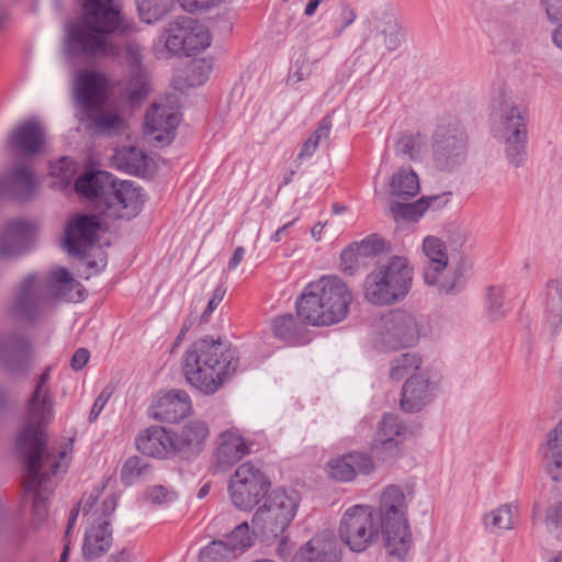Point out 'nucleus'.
<instances>
[{
	"label": "nucleus",
	"instance_id": "nucleus-1",
	"mask_svg": "<svg viewBox=\"0 0 562 562\" xmlns=\"http://www.w3.org/2000/svg\"><path fill=\"white\" fill-rule=\"evenodd\" d=\"M127 30L113 0H83L82 18L67 27L64 54L67 58L115 57L121 49L109 41L108 34Z\"/></svg>",
	"mask_w": 562,
	"mask_h": 562
},
{
	"label": "nucleus",
	"instance_id": "nucleus-2",
	"mask_svg": "<svg viewBox=\"0 0 562 562\" xmlns=\"http://www.w3.org/2000/svg\"><path fill=\"white\" fill-rule=\"evenodd\" d=\"M238 364L237 352L229 345L203 338L187 350L183 372L192 386L212 395L237 371Z\"/></svg>",
	"mask_w": 562,
	"mask_h": 562
},
{
	"label": "nucleus",
	"instance_id": "nucleus-3",
	"mask_svg": "<svg viewBox=\"0 0 562 562\" xmlns=\"http://www.w3.org/2000/svg\"><path fill=\"white\" fill-rule=\"evenodd\" d=\"M15 447L26 467L25 492L33 494L31 526L36 530L48 514L47 499L53 491L50 477L65 472L68 467L67 451H55L42 441L15 442Z\"/></svg>",
	"mask_w": 562,
	"mask_h": 562
},
{
	"label": "nucleus",
	"instance_id": "nucleus-4",
	"mask_svg": "<svg viewBox=\"0 0 562 562\" xmlns=\"http://www.w3.org/2000/svg\"><path fill=\"white\" fill-rule=\"evenodd\" d=\"M352 295L342 280L324 276L310 282L296 300L297 316L313 326H328L345 319Z\"/></svg>",
	"mask_w": 562,
	"mask_h": 562
},
{
	"label": "nucleus",
	"instance_id": "nucleus-5",
	"mask_svg": "<svg viewBox=\"0 0 562 562\" xmlns=\"http://www.w3.org/2000/svg\"><path fill=\"white\" fill-rule=\"evenodd\" d=\"M301 503L300 493L293 488H274L252 515V535L261 541H279V552L284 555L288 544L285 530L296 516Z\"/></svg>",
	"mask_w": 562,
	"mask_h": 562
},
{
	"label": "nucleus",
	"instance_id": "nucleus-6",
	"mask_svg": "<svg viewBox=\"0 0 562 562\" xmlns=\"http://www.w3.org/2000/svg\"><path fill=\"white\" fill-rule=\"evenodd\" d=\"M405 494L396 485L386 486L376 508L378 521L383 527L387 554L403 560L411 549L412 537L406 518Z\"/></svg>",
	"mask_w": 562,
	"mask_h": 562
},
{
	"label": "nucleus",
	"instance_id": "nucleus-7",
	"mask_svg": "<svg viewBox=\"0 0 562 562\" xmlns=\"http://www.w3.org/2000/svg\"><path fill=\"white\" fill-rule=\"evenodd\" d=\"M424 281L428 285H437L440 292L456 294L467 282V273L471 268L468 259L459 258L449 265L445 243L436 236H427L423 240Z\"/></svg>",
	"mask_w": 562,
	"mask_h": 562
},
{
	"label": "nucleus",
	"instance_id": "nucleus-8",
	"mask_svg": "<svg viewBox=\"0 0 562 562\" xmlns=\"http://www.w3.org/2000/svg\"><path fill=\"white\" fill-rule=\"evenodd\" d=\"M412 282L413 267L406 258L394 256L367 276L364 296L373 304L390 305L408 294Z\"/></svg>",
	"mask_w": 562,
	"mask_h": 562
},
{
	"label": "nucleus",
	"instance_id": "nucleus-9",
	"mask_svg": "<svg viewBox=\"0 0 562 562\" xmlns=\"http://www.w3.org/2000/svg\"><path fill=\"white\" fill-rule=\"evenodd\" d=\"M338 532L340 540L350 551L364 552L383 535V527L378 521L376 508L371 505L349 507L340 519Z\"/></svg>",
	"mask_w": 562,
	"mask_h": 562
},
{
	"label": "nucleus",
	"instance_id": "nucleus-10",
	"mask_svg": "<svg viewBox=\"0 0 562 562\" xmlns=\"http://www.w3.org/2000/svg\"><path fill=\"white\" fill-rule=\"evenodd\" d=\"M432 158L436 167L450 171L467 159L468 135L456 117H442L432 134Z\"/></svg>",
	"mask_w": 562,
	"mask_h": 562
},
{
	"label": "nucleus",
	"instance_id": "nucleus-11",
	"mask_svg": "<svg viewBox=\"0 0 562 562\" xmlns=\"http://www.w3.org/2000/svg\"><path fill=\"white\" fill-rule=\"evenodd\" d=\"M50 369L47 368L38 378L35 389L27 402L25 425L20 430L15 442H47L44 429L53 417V396L47 387Z\"/></svg>",
	"mask_w": 562,
	"mask_h": 562
},
{
	"label": "nucleus",
	"instance_id": "nucleus-12",
	"mask_svg": "<svg viewBox=\"0 0 562 562\" xmlns=\"http://www.w3.org/2000/svg\"><path fill=\"white\" fill-rule=\"evenodd\" d=\"M165 46L171 54L189 57L204 50L211 44L209 29L191 16H177L164 33Z\"/></svg>",
	"mask_w": 562,
	"mask_h": 562
},
{
	"label": "nucleus",
	"instance_id": "nucleus-13",
	"mask_svg": "<svg viewBox=\"0 0 562 562\" xmlns=\"http://www.w3.org/2000/svg\"><path fill=\"white\" fill-rule=\"evenodd\" d=\"M270 481L250 462L240 464L228 482L233 504L240 510H250L267 495Z\"/></svg>",
	"mask_w": 562,
	"mask_h": 562
},
{
	"label": "nucleus",
	"instance_id": "nucleus-14",
	"mask_svg": "<svg viewBox=\"0 0 562 562\" xmlns=\"http://www.w3.org/2000/svg\"><path fill=\"white\" fill-rule=\"evenodd\" d=\"M419 335L416 318L405 311L397 310L382 316L374 331V344L381 349L396 350L415 345Z\"/></svg>",
	"mask_w": 562,
	"mask_h": 562
},
{
	"label": "nucleus",
	"instance_id": "nucleus-15",
	"mask_svg": "<svg viewBox=\"0 0 562 562\" xmlns=\"http://www.w3.org/2000/svg\"><path fill=\"white\" fill-rule=\"evenodd\" d=\"M501 119V136L505 143L506 158L514 167H520L527 157L528 113L525 108L506 104L502 110Z\"/></svg>",
	"mask_w": 562,
	"mask_h": 562
},
{
	"label": "nucleus",
	"instance_id": "nucleus-16",
	"mask_svg": "<svg viewBox=\"0 0 562 562\" xmlns=\"http://www.w3.org/2000/svg\"><path fill=\"white\" fill-rule=\"evenodd\" d=\"M252 441L244 438L239 429L231 428L220 432L212 454L214 472H227L241 459L251 453Z\"/></svg>",
	"mask_w": 562,
	"mask_h": 562
},
{
	"label": "nucleus",
	"instance_id": "nucleus-17",
	"mask_svg": "<svg viewBox=\"0 0 562 562\" xmlns=\"http://www.w3.org/2000/svg\"><path fill=\"white\" fill-rule=\"evenodd\" d=\"M99 222L92 215H78L65 227V249L69 255L83 258L98 241Z\"/></svg>",
	"mask_w": 562,
	"mask_h": 562
},
{
	"label": "nucleus",
	"instance_id": "nucleus-18",
	"mask_svg": "<svg viewBox=\"0 0 562 562\" xmlns=\"http://www.w3.org/2000/svg\"><path fill=\"white\" fill-rule=\"evenodd\" d=\"M108 196L104 204L109 211H112V215L127 220L138 214L145 201L142 189L133 181L117 182L114 177L113 188L110 189Z\"/></svg>",
	"mask_w": 562,
	"mask_h": 562
},
{
	"label": "nucleus",
	"instance_id": "nucleus-19",
	"mask_svg": "<svg viewBox=\"0 0 562 562\" xmlns=\"http://www.w3.org/2000/svg\"><path fill=\"white\" fill-rule=\"evenodd\" d=\"M0 361L5 370L14 375H25L32 367V352L29 340L12 333L0 339Z\"/></svg>",
	"mask_w": 562,
	"mask_h": 562
},
{
	"label": "nucleus",
	"instance_id": "nucleus-20",
	"mask_svg": "<svg viewBox=\"0 0 562 562\" xmlns=\"http://www.w3.org/2000/svg\"><path fill=\"white\" fill-rule=\"evenodd\" d=\"M43 300V285L35 274H30L23 279L16 291L13 313L20 319L33 321L40 315Z\"/></svg>",
	"mask_w": 562,
	"mask_h": 562
},
{
	"label": "nucleus",
	"instance_id": "nucleus-21",
	"mask_svg": "<svg viewBox=\"0 0 562 562\" xmlns=\"http://www.w3.org/2000/svg\"><path fill=\"white\" fill-rule=\"evenodd\" d=\"M45 143V131L37 120H29L19 124L8 136L7 144L15 154L23 156L37 155Z\"/></svg>",
	"mask_w": 562,
	"mask_h": 562
},
{
	"label": "nucleus",
	"instance_id": "nucleus-22",
	"mask_svg": "<svg viewBox=\"0 0 562 562\" xmlns=\"http://www.w3.org/2000/svg\"><path fill=\"white\" fill-rule=\"evenodd\" d=\"M192 409L189 394L183 390H170L158 397L150 407V416L159 422L177 423Z\"/></svg>",
	"mask_w": 562,
	"mask_h": 562
},
{
	"label": "nucleus",
	"instance_id": "nucleus-23",
	"mask_svg": "<svg viewBox=\"0 0 562 562\" xmlns=\"http://www.w3.org/2000/svg\"><path fill=\"white\" fill-rule=\"evenodd\" d=\"M405 431L406 426L398 416L393 414L384 415L372 442V452L382 459L395 456L400 443L397 438L405 434Z\"/></svg>",
	"mask_w": 562,
	"mask_h": 562
},
{
	"label": "nucleus",
	"instance_id": "nucleus-24",
	"mask_svg": "<svg viewBox=\"0 0 562 562\" xmlns=\"http://www.w3.org/2000/svg\"><path fill=\"white\" fill-rule=\"evenodd\" d=\"M292 562H341V550L334 538L317 535L294 553Z\"/></svg>",
	"mask_w": 562,
	"mask_h": 562
},
{
	"label": "nucleus",
	"instance_id": "nucleus-25",
	"mask_svg": "<svg viewBox=\"0 0 562 562\" xmlns=\"http://www.w3.org/2000/svg\"><path fill=\"white\" fill-rule=\"evenodd\" d=\"M210 435L205 422L193 419L183 425L179 432L173 434L175 452L186 458L198 456L204 448Z\"/></svg>",
	"mask_w": 562,
	"mask_h": 562
},
{
	"label": "nucleus",
	"instance_id": "nucleus-26",
	"mask_svg": "<svg viewBox=\"0 0 562 562\" xmlns=\"http://www.w3.org/2000/svg\"><path fill=\"white\" fill-rule=\"evenodd\" d=\"M178 124L179 116L176 112L164 105L153 104L146 112L144 130L146 134L155 135L157 142L168 143L172 139Z\"/></svg>",
	"mask_w": 562,
	"mask_h": 562
},
{
	"label": "nucleus",
	"instance_id": "nucleus-27",
	"mask_svg": "<svg viewBox=\"0 0 562 562\" xmlns=\"http://www.w3.org/2000/svg\"><path fill=\"white\" fill-rule=\"evenodd\" d=\"M102 76L98 72L81 70L75 83V100L85 112L102 105Z\"/></svg>",
	"mask_w": 562,
	"mask_h": 562
},
{
	"label": "nucleus",
	"instance_id": "nucleus-28",
	"mask_svg": "<svg viewBox=\"0 0 562 562\" xmlns=\"http://www.w3.org/2000/svg\"><path fill=\"white\" fill-rule=\"evenodd\" d=\"M329 475L341 482L352 481L357 472L369 474L374 465L372 459L361 452H352L347 456L331 459L327 463Z\"/></svg>",
	"mask_w": 562,
	"mask_h": 562
},
{
	"label": "nucleus",
	"instance_id": "nucleus-29",
	"mask_svg": "<svg viewBox=\"0 0 562 562\" xmlns=\"http://www.w3.org/2000/svg\"><path fill=\"white\" fill-rule=\"evenodd\" d=\"M31 227L21 218L10 221L0 232V257L13 258L27 249Z\"/></svg>",
	"mask_w": 562,
	"mask_h": 562
},
{
	"label": "nucleus",
	"instance_id": "nucleus-30",
	"mask_svg": "<svg viewBox=\"0 0 562 562\" xmlns=\"http://www.w3.org/2000/svg\"><path fill=\"white\" fill-rule=\"evenodd\" d=\"M136 447L145 456L166 458L175 452L173 435L160 426H151L138 435Z\"/></svg>",
	"mask_w": 562,
	"mask_h": 562
},
{
	"label": "nucleus",
	"instance_id": "nucleus-31",
	"mask_svg": "<svg viewBox=\"0 0 562 562\" xmlns=\"http://www.w3.org/2000/svg\"><path fill=\"white\" fill-rule=\"evenodd\" d=\"M429 401V379L424 373L409 376L403 385L401 407L405 412H419Z\"/></svg>",
	"mask_w": 562,
	"mask_h": 562
},
{
	"label": "nucleus",
	"instance_id": "nucleus-32",
	"mask_svg": "<svg viewBox=\"0 0 562 562\" xmlns=\"http://www.w3.org/2000/svg\"><path fill=\"white\" fill-rule=\"evenodd\" d=\"M375 38L381 41L386 52L397 49L404 42V33L396 16L391 12H381L374 15Z\"/></svg>",
	"mask_w": 562,
	"mask_h": 562
},
{
	"label": "nucleus",
	"instance_id": "nucleus-33",
	"mask_svg": "<svg viewBox=\"0 0 562 562\" xmlns=\"http://www.w3.org/2000/svg\"><path fill=\"white\" fill-rule=\"evenodd\" d=\"M75 188L89 200L100 198L105 202L110 189L113 188V175L108 171L88 172L77 179Z\"/></svg>",
	"mask_w": 562,
	"mask_h": 562
},
{
	"label": "nucleus",
	"instance_id": "nucleus-34",
	"mask_svg": "<svg viewBox=\"0 0 562 562\" xmlns=\"http://www.w3.org/2000/svg\"><path fill=\"white\" fill-rule=\"evenodd\" d=\"M112 544V530L110 521L103 520L91 526L85 535L82 553L86 559H97L106 553Z\"/></svg>",
	"mask_w": 562,
	"mask_h": 562
},
{
	"label": "nucleus",
	"instance_id": "nucleus-35",
	"mask_svg": "<svg viewBox=\"0 0 562 562\" xmlns=\"http://www.w3.org/2000/svg\"><path fill=\"white\" fill-rule=\"evenodd\" d=\"M543 449L549 475L553 481H562V420L549 432Z\"/></svg>",
	"mask_w": 562,
	"mask_h": 562
},
{
	"label": "nucleus",
	"instance_id": "nucleus-36",
	"mask_svg": "<svg viewBox=\"0 0 562 562\" xmlns=\"http://www.w3.org/2000/svg\"><path fill=\"white\" fill-rule=\"evenodd\" d=\"M113 164L117 169L136 176H143L148 170V157L143 150L133 146L116 149Z\"/></svg>",
	"mask_w": 562,
	"mask_h": 562
},
{
	"label": "nucleus",
	"instance_id": "nucleus-37",
	"mask_svg": "<svg viewBox=\"0 0 562 562\" xmlns=\"http://www.w3.org/2000/svg\"><path fill=\"white\" fill-rule=\"evenodd\" d=\"M546 295L547 322L554 331L562 326V278L547 283Z\"/></svg>",
	"mask_w": 562,
	"mask_h": 562
},
{
	"label": "nucleus",
	"instance_id": "nucleus-38",
	"mask_svg": "<svg viewBox=\"0 0 562 562\" xmlns=\"http://www.w3.org/2000/svg\"><path fill=\"white\" fill-rule=\"evenodd\" d=\"M305 328L292 314H284L272 321V331L276 337L289 344H300Z\"/></svg>",
	"mask_w": 562,
	"mask_h": 562
},
{
	"label": "nucleus",
	"instance_id": "nucleus-39",
	"mask_svg": "<svg viewBox=\"0 0 562 562\" xmlns=\"http://www.w3.org/2000/svg\"><path fill=\"white\" fill-rule=\"evenodd\" d=\"M427 147V135L420 132L402 133L395 143V154L409 160L417 159Z\"/></svg>",
	"mask_w": 562,
	"mask_h": 562
},
{
	"label": "nucleus",
	"instance_id": "nucleus-40",
	"mask_svg": "<svg viewBox=\"0 0 562 562\" xmlns=\"http://www.w3.org/2000/svg\"><path fill=\"white\" fill-rule=\"evenodd\" d=\"M517 507L513 504H504L487 513L483 517L485 528L493 533L510 530L514 526V516Z\"/></svg>",
	"mask_w": 562,
	"mask_h": 562
},
{
	"label": "nucleus",
	"instance_id": "nucleus-41",
	"mask_svg": "<svg viewBox=\"0 0 562 562\" xmlns=\"http://www.w3.org/2000/svg\"><path fill=\"white\" fill-rule=\"evenodd\" d=\"M391 193L400 199H409L419 192V180L413 170H400L390 181Z\"/></svg>",
	"mask_w": 562,
	"mask_h": 562
},
{
	"label": "nucleus",
	"instance_id": "nucleus-42",
	"mask_svg": "<svg viewBox=\"0 0 562 562\" xmlns=\"http://www.w3.org/2000/svg\"><path fill=\"white\" fill-rule=\"evenodd\" d=\"M79 120L86 123L88 127L99 132H110L122 124V119L113 112H102L101 106L93 110H86L81 113Z\"/></svg>",
	"mask_w": 562,
	"mask_h": 562
},
{
	"label": "nucleus",
	"instance_id": "nucleus-43",
	"mask_svg": "<svg viewBox=\"0 0 562 562\" xmlns=\"http://www.w3.org/2000/svg\"><path fill=\"white\" fill-rule=\"evenodd\" d=\"M437 199V196L420 198L415 203L392 202L390 205V212L395 221L404 220L416 222L430 206V203Z\"/></svg>",
	"mask_w": 562,
	"mask_h": 562
},
{
	"label": "nucleus",
	"instance_id": "nucleus-44",
	"mask_svg": "<svg viewBox=\"0 0 562 562\" xmlns=\"http://www.w3.org/2000/svg\"><path fill=\"white\" fill-rule=\"evenodd\" d=\"M10 182L15 196L20 200H27L35 192L34 175L24 165H16L11 169Z\"/></svg>",
	"mask_w": 562,
	"mask_h": 562
},
{
	"label": "nucleus",
	"instance_id": "nucleus-45",
	"mask_svg": "<svg viewBox=\"0 0 562 562\" xmlns=\"http://www.w3.org/2000/svg\"><path fill=\"white\" fill-rule=\"evenodd\" d=\"M142 21L154 23L161 20L173 8V0H136Z\"/></svg>",
	"mask_w": 562,
	"mask_h": 562
},
{
	"label": "nucleus",
	"instance_id": "nucleus-46",
	"mask_svg": "<svg viewBox=\"0 0 562 562\" xmlns=\"http://www.w3.org/2000/svg\"><path fill=\"white\" fill-rule=\"evenodd\" d=\"M422 366V358L416 352H405L391 362L390 378L395 381L413 374Z\"/></svg>",
	"mask_w": 562,
	"mask_h": 562
},
{
	"label": "nucleus",
	"instance_id": "nucleus-47",
	"mask_svg": "<svg viewBox=\"0 0 562 562\" xmlns=\"http://www.w3.org/2000/svg\"><path fill=\"white\" fill-rule=\"evenodd\" d=\"M237 554L224 540H213L199 553V562H232Z\"/></svg>",
	"mask_w": 562,
	"mask_h": 562
},
{
	"label": "nucleus",
	"instance_id": "nucleus-48",
	"mask_svg": "<svg viewBox=\"0 0 562 562\" xmlns=\"http://www.w3.org/2000/svg\"><path fill=\"white\" fill-rule=\"evenodd\" d=\"M150 473V464L144 458L134 456L124 462L121 470V481L124 485H132Z\"/></svg>",
	"mask_w": 562,
	"mask_h": 562
},
{
	"label": "nucleus",
	"instance_id": "nucleus-49",
	"mask_svg": "<svg viewBox=\"0 0 562 562\" xmlns=\"http://www.w3.org/2000/svg\"><path fill=\"white\" fill-rule=\"evenodd\" d=\"M80 284L64 268L53 270L48 277V286L56 296L68 297L66 291H71Z\"/></svg>",
	"mask_w": 562,
	"mask_h": 562
},
{
	"label": "nucleus",
	"instance_id": "nucleus-50",
	"mask_svg": "<svg viewBox=\"0 0 562 562\" xmlns=\"http://www.w3.org/2000/svg\"><path fill=\"white\" fill-rule=\"evenodd\" d=\"M226 539V543L237 555L251 547L252 541L248 522L244 521L237 525L234 530L227 535Z\"/></svg>",
	"mask_w": 562,
	"mask_h": 562
},
{
	"label": "nucleus",
	"instance_id": "nucleus-51",
	"mask_svg": "<svg viewBox=\"0 0 562 562\" xmlns=\"http://www.w3.org/2000/svg\"><path fill=\"white\" fill-rule=\"evenodd\" d=\"M353 249L358 251L361 258L375 256L385 250V241L383 238L376 235H371L361 240L360 243H353Z\"/></svg>",
	"mask_w": 562,
	"mask_h": 562
},
{
	"label": "nucleus",
	"instance_id": "nucleus-52",
	"mask_svg": "<svg viewBox=\"0 0 562 562\" xmlns=\"http://www.w3.org/2000/svg\"><path fill=\"white\" fill-rule=\"evenodd\" d=\"M149 92V83L147 75L143 69H138L131 79L130 82V99L133 102L144 99Z\"/></svg>",
	"mask_w": 562,
	"mask_h": 562
},
{
	"label": "nucleus",
	"instance_id": "nucleus-53",
	"mask_svg": "<svg viewBox=\"0 0 562 562\" xmlns=\"http://www.w3.org/2000/svg\"><path fill=\"white\" fill-rule=\"evenodd\" d=\"M331 125V119L329 116L323 117L317 128L308 139L312 140L317 148L322 145H327L329 142Z\"/></svg>",
	"mask_w": 562,
	"mask_h": 562
},
{
	"label": "nucleus",
	"instance_id": "nucleus-54",
	"mask_svg": "<svg viewBox=\"0 0 562 562\" xmlns=\"http://www.w3.org/2000/svg\"><path fill=\"white\" fill-rule=\"evenodd\" d=\"M360 258L361 257L358 255V251L353 249V245L351 244L349 247L342 250L340 255L341 271L349 276L353 274Z\"/></svg>",
	"mask_w": 562,
	"mask_h": 562
},
{
	"label": "nucleus",
	"instance_id": "nucleus-55",
	"mask_svg": "<svg viewBox=\"0 0 562 562\" xmlns=\"http://www.w3.org/2000/svg\"><path fill=\"white\" fill-rule=\"evenodd\" d=\"M488 312L492 319H498L504 315L503 292L498 288H491L487 293Z\"/></svg>",
	"mask_w": 562,
	"mask_h": 562
},
{
	"label": "nucleus",
	"instance_id": "nucleus-56",
	"mask_svg": "<svg viewBox=\"0 0 562 562\" xmlns=\"http://www.w3.org/2000/svg\"><path fill=\"white\" fill-rule=\"evenodd\" d=\"M294 67L295 69L288 77L289 85H295L303 81L312 74V65L306 58L297 59Z\"/></svg>",
	"mask_w": 562,
	"mask_h": 562
},
{
	"label": "nucleus",
	"instance_id": "nucleus-57",
	"mask_svg": "<svg viewBox=\"0 0 562 562\" xmlns=\"http://www.w3.org/2000/svg\"><path fill=\"white\" fill-rule=\"evenodd\" d=\"M147 498L157 505H162L166 503H170L176 499V493L172 491H168L162 485L153 486L147 491Z\"/></svg>",
	"mask_w": 562,
	"mask_h": 562
},
{
	"label": "nucleus",
	"instance_id": "nucleus-58",
	"mask_svg": "<svg viewBox=\"0 0 562 562\" xmlns=\"http://www.w3.org/2000/svg\"><path fill=\"white\" fill-rule=\"evenodd\" d=\"M546 524L550 530L560 529L562 532V503L554 504L548 509Z\"/></svg>",
	"mask_w": 562,
	"mask_h": 562
},
{
	"label": "nucleus",
	"instance_id": "nucleus-59",
	"mask_svg": "<svg viewBox=\"0 0 562 562\" xmlns=\"http://www.w3.org/2000/svg\"><path fill=\"white\" fill-rule=\"evenodd\" d=\"M224 295H225V289H224V288H222V286H217V288L214 290V292H213V294H212V296H211V299H210V301H209V303H207V305H206V307H205L204 312H203V313H202V315H201V321H202V322H206V321H207V318L210 317V315L214 312V310H215V308L220 305V303L222 302V300H223Z\"/></svg>",
	"mask_w": 562,
	"mask_h": 562
},
{
	"label": "nucleus",
	"instance_id": "nucleus-60",
	"mask_svg": "<svg viewBox=\"0 0 562 562\" xmlns=\"http://www.w3.org/2000/svg\"><path fill=\"white\" fill-rule=\"evenodd\" d=\"M339 16H340V21H341L342 25L340 29L336 30V32H335L336 37L340 36L341 33L344 32V30L355 22L357 14H356L355 10L349 4L341 3Z\"/></svg>",
	"mask_w": 562,
	"mask_h": 562
},
{
	"label": "nucleus",
	"instance_id": "nucleus-61",
	"mask_svg": "<svg viewBox=\"0 0 562 562\" xmlns=\"http://www.w3.org/2000/svg\"><path fill=\"white\" fill-rule=\"evenodd\" d=\"M111 396V392H109L106 389H104L99 395L98 397L95 398L92 407H91V411H90V414H89V422L92 423L94 422L100 413L102 412L104 405L106 404V402L109 401Z\"/></svg>",
	"mask_w": 562,
	"mask_h": 562
},
{
	"label": "nucleus",
	"instance_id": "nucleus-62",
	"mask_svg": "<svg viewBox=\"0 0 562 562\" xmlns=\"http://www.w3.org/2000/svg\"><path fill=\"white\" fill-rule=\"evenodd\" d=\"M543 5L551 21L562 20V0H543Z\"/></svg>",
	"mask_w": 562,
	"mask_h": 562
},
{
	"label": "nucleus",
	"instance_id": "nucleus-63",
	"mask_svg": "<svg viewBox=\"0 0 562 562\" xmlns=\"http://www.w3.org/2000/svg\"><path fill=\"white\" fill-rule=\"evenodd\" d=\"M89 350L86 348H79L72 355L70 366L75 371L81 370L89 361Z\"/></svg>",
	"mask_w": 562,
	"mask_h": 562
},
{
	"label": "nucleus",
	"instance_id": "nucleus-64",
	"mask_svg": "<svg viewBox=\"0 0 562 562\" xmlns=\"http://www.w3.org/2000/svg\"><path fill=\"white\" fill-rule=\"evenodd\" d=\"M126 59L131 67L134 69V74L140 68L142 55L137 45L130 44L126 47Z\"/></svg>",
	"mask_w": 562,
	"mask_h": 562
}]
</instances>
